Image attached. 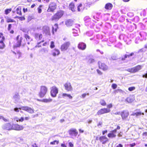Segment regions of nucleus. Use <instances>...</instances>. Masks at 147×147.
Instances as JSON below:
<instances>
[{"instance_id": "nucleus-1", "label": "nucleus", "mask_w": 147, "mask_h": 147, "mask_svg": "<svg viewBox=\"0 0 147 147\" xmlns=\"http://www.w3.org/2000/svg\"><path fill=\"white\" fill-rule=\"evenodd\" d=\"M64 14V11L63 10H58L52 16L51 20L53 22H57L63 17Z\"/></svg>"}, {"instance_id": "nucleus-2", "label": "nucleus", "mask_w": 147, "mask_h": 147, "mask_svg": "<svg viewBox=\"0 0 147 147\" xmlns=\"http://www.w3.org/2000/svg\"><path fill=\"white\" fill-rule=\"evenodd\" d=\"M142 66L141 65H138L134 67L129 68L126 70V71L128 72L131 73H135L138 72L142 68Z\"/></svg>"}, {"instance_id": "nucleus-3", "label": "nucleus", "mask_w": 147, "mask_h": 147, "mask_svg": "<svg viewBox=\"0 0 147 147\" xmlns=\"http://www.w3.org/2000/svg\"><path fill=\"white\" fill-rule=\"evenodd\" d=\"M57 8L56 3L53 2H51L49 4L48 8L47 10L48 12H53Z\"/></svg>"}, {"instance_id": "nucleus-4", "label": "nucleus", "mask_w": 147, "mask_h": 147, "mask_svg": "<svg viewBox=\"0 0 147 147\" xmlns=\"http://www.w3.org/2000/svg\"><path fill=\"white\" fill-rule=\"evenodd\" d=\"M71 43L70 42H67L62 44L61 46L60 49L62 51H66L70 46Z\"/></svg>"}, {"instance_id": "nucleus-5", "label": "nucleus", "mask_w": 147, "mask_h": 147, "mask_svg": "<svg viewBox=\"0 0 147 147\" xmlns=\"http://www.w3.org/2000/svg\"><path fill=\"white\" fill-rule=\"evenodd\" d=\"M23 39V38L20 36V35H18L16 37L17 41L15 47H20L21 45V42Z\"/></svg>"}, {"instance_id": "nucleus-6", "label": "nucleus", "mask_w": 147, "mask_h": 147, "mask_svg": "<svg viewBox=\"0 0 147 147\" xmlns=\"http://www.w3.org/2000/svg\"><path fill=\"white\" fill-rule=\"evenodd\" d=\"M98 64L99 69L102 70L104 71H106L108 70V67L105 63L99 62L98 63Z\"/></svg>"}, {"instance_id": "nucleus-7", "label": "nucleus", "mask_w": 147, "mask_h": 147, "mask_svg": "<svg viewBox=\"0 0 147 147\" xmlns=\"http://www.w3.org/2000/svg\"><path fill=\"white\" fill-rule=\"evenodd\" d=\"M20 109L30 113H32L34 112V110L33 109L27 106L21 107Z\"/></svg>"}, {"instance_id": "nucleus-8", "label": "nucleus", "mask_w": 147, "mask_h": 147, "mask_svg": "<svg viewBox=\"0 0 147 147\" xmlns=\"http://www.w3.org/2000/svg\"><path fill=\"white\" fill-rule=\"evenodd\" d=\"M110 111V110L109 109L106 108L102 109L98 111L97 113V114L99 115L105 113H109Z\"/></svg>"}, {"instance_id": "nucleus-9", "label": "nucleus", "mask_w": 147, "mask_h": 147, "mask_svg": "<svg viewBox=\"0 0 147 147\" xmlns=\"http://www.w3.org/2000/svg\"><path fill=\"white\" fill-rule=\"evenodd\" d=\"M129 113L127 110H124L122 111L121 116L122 119L123 120L125 119L128 116Z\"/></svg>"}, {"instance_id": "nucleus-10", "label": "nucleus", "mask_w": 147, "mask_h": 147, "mask_svg": "<svg viewBox=\"0 0 147 147\" xmlns=\"http://www.w3.org/2000/svg\"><path fill=\"white\" fill-rule=\"evenodd\" d=\"M86 44L82 42L79 43L78 45V49L81 50H84L86 49Z\"/></svg>"}, {"instance_id": "nucleus-11", "label": "nucleus", "mask_w": 147, "mask_h": 147, "mask_svg": "<svg viewBox=\"0 0 147 147\" xmlns=\"http://www.w3.org/2000/svg\"><path fill=\"white\" fill-rule=\"evenodd\" d=\"M64 86L66 90L67 91H71L72 90V87H71V84L70 82H67L64 84Z\"/></svg>"}, {"instance_id": "nucleus-12", "label": "nucleus", "mask_w": 147, "mask_h": 147, "mask_svg": "<svg viewBox=\"0 0 147 147\" xmlns=\"http://www.w3.org/2000/svg\"><path fill=\"white\" fill-rule=\"evenodd\" d=\"M43 30L44 32L46 34L48 35H51L50 28L47 26H44L43 28Z\"/></svg>"}, {"instance_id": "nucleus-13", "label": "nucleus", "mask_w": 147, "mask_h": 147, "mask_svg": "<svg viewBox=\"0 0 147 147\" xmlns=\"http://www.w3.org/2000/svg\"><path fill=\"white\" fill-rule=\"evenodd\" d=\"M69 134L70 135L74 136H77L78 132L75 129H71L69 131Z\"/></svg>"}, {"instance_id": "nucleus-14", "label": "nucleus", "mask_w": 147, "mask_h": 147, "mask_svg": "<svg viewBox=\"0 0 147 147\" xmlns=\"http://www.w3.org/2000/svg\"><path fill=\"white\" fill-rule=\"evenodd\" d=\"M60 54L59 50L55 48L52 51V54L53 56H56L59 55Z\"/></svg>"}, {"instance_id": "nucleus-15", "label": "nucleus", "mask_w": 147, "mask_h": 147, "mask_svg": "<svg viewBox=\"0 0 147 147\" xmlns=\"http://www.w3.org/2000/svg\"><path fill=\"white\" fill-rule=\"evenodd\" d=\"M34 37L36 40L39 41L42 39L43 36L42 34L36 33L34 34Z\"/></svg>"}, {"instance_id": "nucleus-16", "label": "nucleus", "mask_w": 147, "mask_h": 147, "mask_svg": "<svg viewBox=\"0 0 147 147\" xmlns=\"http://www.w3.org/2000/svg\"><path fill=\"white\" fill-rule=\"evenodd\" d=\"M13 128L14 129L16 130H22L24 127L18 124H15L13 125Z\"/></svg>"}, {"instance_id": "nucleus-17", "label": "nucleus", "mask_w": 147, "mask_h": 147, "mask_svg": "<svg viewBox=\"0 0 147 147\" xmlns=\"http://www.w3.org/2000/svg\"><path fill=\"white\" fill-rule=\"evenodd\" d=\"M13 52L14 54V56L16 58L19 59L20 57H21L22 54L20 51H13Z\"/></svg>"}, {"instance_id": "nucleus-18", "label": "nucleus", "mask_w": 147, "mask_h": 147, "mask_svg": "<svg viewBox=\"0 0 147 147\" xmlns=\"http://www.w3.org/2000/svg\"><path fill=\"white\" fill-rule=\"evenodd\" d=\"M99 140L102 144H105L108 141L107 138L105 136H102L100 137L99 138Z\"/></svg>"}, {"instance_id": "nucleus-19", "label": "nucleus", "mask_w": 147, "mask_h": 147, "mask_svg": "<svg viewBox=\"0 0 147 147\" xmlns=\"http://www.w3.org/2000/svg\"><path fill=\"white\" fill-rule=\"evenodd\" d=\"M117 131L116 129H114L111 131V133L108 135V136L109 138H113L115 137L116 136L115 134L116 133Z\"/></svg>"}, {"instance_id": "nucleus-20", "label": "nucleus", "mask_w": 147, "mask_h": 147, "mask_svg": "<svg viewBox=\"0 0 147 147\" xmlns=\"http://www.w3.org/2000/svg\"><path fill=\"white\" fill-rule=\"evenodd\" d=\"M113 7L112 4L111 3H108L105 4V8L107 10H110L112 9Z\"/></svg>"}, {"instance_id": "nucleus-21", "label": "nucleus", "mask_w": 147, "mask_h": 147, "mask_svg": "<svg viewBox=\"0 0 147 147\" xmlns=\"http://www.w3.org/2000/svg\"><path fill=\"white\" fill-rule=\"evenodd\" d=\"M5 18L7 23L16 22V21L12 19L11 18L8 16H5Z\"/></svg>"}, {"instance_id": "nucleus-22", "label": "nucleus", "mask_w": 147, "mask_h": 147, "mask_svg": "<svg viewBox=\"0 0 147 147\" xmlns=\"http://www.w3.org/2000/svg\"><path fill=\"white\" fill-rule=\"evenodd\" d=\"M13 126L10 123H7L5 125L3 128L4 129L7 130H10L12 129Z\"/></svg>"}, {"instance_id": "nucleus-23", "label": "nucleus", "mask_w": 147, "mask_h": 147, "mask_svg": "<svg viewBox=\"0 0 147 147\" xmlns=\"http://www.w3.org/2000/svg\"><path fill=\"white\" fill-rule=\"evenodd\" d=\"M74 21L70 19L67 20L65 22V24L67 26H71L74 24Z\"/></svg>"}, {"instance_id": "nucleus-24", "label": "nucleus", "mask_w": 147, "mask_h": 147, "mask_svg": "<svg viewBox=\"0 0 147 147\" xmlns=\"http://www.w3.org/2000/svg\"><path fill=\"white\" fill-rule=\"evenodd\" d=\"M69 7L72 11H75L76 8L75 6V4L73 2H71L69 4Z\"/></svg>"}, {"instance_id": "nucleus-25", "label": "nucleus", "mask_w": 147, "mask_h": 147, "mask_svg": "<svg viewBox=\"0 0 147 147\" xmlns=\"http://www.w3.org/2000/svg\"><path fill=\"white\" fill-rule=\"evenodd\" d=\"M134 100V96L132 95L127 97L126 99V101L128 102H131Z\"/></svg>"}, {"instance_id": "nucleus-26", "label": "nucleus", "mask_w": 147, "mask_h": 147, "mask_svg": "<svg viewBox=\"0 0 147 147\" xmlns=\"http://www.w3.org/2000/svg\"><path fill=\"white\" fill-rule=\"evenodd\" d=\"M55 28L53 27H52V33L53 34H54L55 32H56L57 29L58 28V24H55L54 25Z\"/></svg>"}, {"instance_id": "nucleus-27", "label": "nucleus", "mask_w": 147, "mask_h": 147, "mask_svg": "<svg viewBox=\"0 0 147 147\" xmlns=\"http://www.w3.org/2000/svg\"><path fill=\"white\" fill-rule=\"evenodd\" d=\"M16 13L19 16H22V13L21 11V8L20 7H19L16 9Z\"/></svg>"}, {"instance_id": "nucleus-28", "label": "nucleus", "mask_w": 147, "mask_h": 147, "mask_svg": "<svg viewBox=\"0 0 147 147\" xmlns=\"http://www.w3.org/2000/svg\"><path fill=\"white\" fill-rule=\"evenodd\" d=\"M5 40H0V49H2L5 48V45L4 42Z\"/></svg>"}, {"instance_id": "nucleus-29", "label": "nucleus", "mask_w": 147, "mask_h": 147, "mask_svg": "<svg viewBox=\"0 0 147 147\" xmlns=\"http://www.w3.org/2000/svg\"><path fill=\"white\" fill-rule=\"evenodd\" d=\"M19 96L18 93H17L13 96V99L15 101V102H18L19 100Z\"/></svg>"}, {"instance_id": "nucleus-30", "label": "nucleus", "mask_w": 147, "mask_h": 147, "mask_svg": "<svg viewBox=\"0 0 147 147\" xmlns=\"http://www.w3.org/2000/svg\"><path fill=\"white\" fill-rule=\"evenodd\" d=\"M47 89L45 86H41L40 88V92H47Z\"/></svg>"}, {"instance_id": "nucleus-31", "label": "nucleus", "mask_w": 147, "mask_h": 147, "mask_svg": "<svg viewBox=\"0 0 147 147\" xmlns=\"http://www.w3.org/2000/svg\"><path fill=\"white\" fill-rule=\"evenodd\" d=\"M24 37L28 41H30L32 40L31 37L27 34H25L24 35Z\"/></svg>"}, {"instance_id": "nucleus-32", "label": "nucleus", "mask_w": 147, "mask_h": 147, "mask_svg": "<svg viewBox=\"0 0 147 147\" xmlns=\"http://www.w3.org/2000/svg\"><path fill=\"white\" fill-rule=\"evenodd\" d=\"M83 9L82 5V3H80L77 7V10L78 11H80Z\"/></svg>"}, {"instance_id": "nucleus-33", "label": "nucleus", "mask_w": 147, "mask_h": 147, "mask_svg": "<svg viewBox=\"0 0 147 147\" xmlns=\"http://www.w3.org/2000/svg\"><path fill=\"white\" fill-rule=\"evenodd\" d=\"M15 18H17L18 19L20 20L23 21L24 20H25V18L24 16L20 17L18 16H16L14 17Z\"/></svg>"}, {"instance_id": "nucleus-34", "label": "nucleus", "mask_w": 147, "mask_h": 147, "mask_svg": "<svg viewBox=\"0 0 147 147\" xmlns=\"http://www.w3.org/2000/svg\"><path fill=\"white\" fill-rule=\"evenodd\" d=\"M58 88L55 86H53L51 88V92H58Z\"/></svg>"}, {"instance_id": "nucleus-35", "label": "nucleus", "mask_w": 147, "mask_h": 147, "mask_svg": "<svg viewBox=\"0 0 147 147\" xmlns=\"http://www.w3.org/2000/svg\"><path fill=\"white\" fill-rule=\"evenodd\" d=\"M52 99H43L42 101L45 102H49L52 101Z\"/></svg>"}, {"instance_id": "nucleus-36", "label": "nucleus", "mask_w": 147, "mask_h": 147, "mask_svg": "<svg viewBox=\"0 0 147 147\" xmlns=\"http://www.w3.org/2000/svg\"><path fill=\"white\" fill-rule=\"evenodd\" d=\"M11 8L6 9L5 10V13L6 15H7L11 11Z\"/></svg>"}, {"instance_id": "nucleus-37", "label": "nucleus", "mask_w": 147, "mask_h": 147, "mask_svg": "<svg viewBox=\"0 0 147 147\" xmlns=\"http://www.w3.org/2000/svg\"><path fill=\"white\" fill-rule=\"evenodd\" d=\"M0 39L1 40H5V38L2 32H0Z\"/></svg>"}, {"instance_id": "nucleus-38", "label": "nucleus", "mask_w": 147, "mask_h": 147, "mask_svg": "<svg viewBox=\"0 0 147 147\" xmlns=\"http://www.w3.org/2000/svg\"><path fill=\"white\" fill-rule=\"evenodd\" d=\"M100 102V104L102 106H105L107 105L105 101L103 99L101 100Z\"/></svg>"}, {"instance_id": "nucleus-39", "label": "nucleus", "mask_w": 147, "mask_h": 147, "mask_svg": "<svg viewBox=\"0 0 147 147\" xmlns=\"http://www.w3.org/2000/svg\"><path fill=\"white\" fill-rule=\"evenodd\" d=\"M44 42V40H41V41L38 42L37 43V45L35 46V48H40L41 47V45H40V44L41 42Z\"/></svg>"}, {"instance_id": "nucleus-40", "label": "nucleus", "mask_w": 147, "mask_h": 147, "mask_svg": "<svg viewBox=\"0 0 147 147\" xmlns=\"http://www.w3.org/2000/svg\"><path fill=\"white\" fill-rule=\"evenodd\" d=\"M50 47L51 49L54 48L55 47L54 42L53 41H52L51 42Z\"/></svg>"}, {"instance_id": "nucleus-41", "label": "nucleus", "mask_w": 147, "mask_h": 147, "mask_svg": "<svg viewBox=\"0 0 147 147\" xmlns=\"http://www.w3.org/2000/svg\"><path fill=\"white\" fill-rule=\"evenodd\" d=\"M23 139L21 138H19L17 139V141L19 142L22 143L23 142Z\"/></svg>"}, {"instance_id": "nucleus-42", "label": "nucleus", "mask_w": 147, "mask_h": 147, "mask_svg": "<svg viewBox=\"0 0 147 147\" xmlns=\"http://www.w3.org/2000/svg\"><path fill=\"white\" fill-rule=\"evenodd\" d=\"M94 60L92 58H90L88 59V62L90 63H92L94 62Z\"/></svg>"}, {"instance_id": "nucleus-43", "label": "nucleus", "mask_w": 147, "mask_h": 147, "mask_svg": "<svg viewBox=\"0 0 147 147\" xmlns=\"http://www.w3.org/2000/svg\"><path fill=\"white\" fill-rule=\"evenodd\" d=\"M42 7L41 5H40L39 6V7L38 8V13H40L42 12V9L41 8V7Z\"/></svg>"}, {"instance_id": "nucleus-44", "label": "nucleus", "mask_w": 147, "mask_h": 147, "mask_svg": "<svg viewBox=\"0 0 147 147\" xmlns=\"http://www.w3.org/2000/svg\"><path fill=\"white\" fill-rule=\"evenodd\" d=\"M63 96H67L69 98H72V97L69 94H63Z\"/></svg>"}, {"instance_id": "nucleus-45", "label": "nucleus", "mask_w": 147, "mask_h": 147, "mask_svg": "<svg viewBox=\"0 0 147 147\" xmlns=\"http://www.w3.org/2000/svg\"><path fill=\"white\" fill-rule=\"evenodd\" d=\"M45 92H40L39 94V96L41 97H43L45 96Z\"/></svg>"}, {"instance_id": "nucleus-46", "label": "nucleus", "mask_w": 147, "mask_h": 147, "mask_svg": "<svg viewBox=\"0 0 147 147\" xmlns=\"http://www.w3.org/2000/svg\"><path fill=\"white\" fill-rule=\"evenodd\" d=\"M135 89V87L133 86L129 88L128 89L129 91H131L134 90Z\"/></svg>"}, {"instance_id": "nucleus-47", "label": "nucleus", "mask_w": 147, "mask_h": 147, "mask_svg": "<svg viewBox=\"0 0 147 147\" xmlns=\"http://www.w3.org/2000/svg\"><path fill=\"white\" fill-rule=\"evenodd\" d=\"M117 87V85L115 84H113L111 85V87L113 89H115Z\"/></svg>"}, {"instance_id": "nucleus-48", "label": "nucleus", "mask_w": 147, "mask_h": 147, "mask_svg": "<svg viewBox=\"0 0 147 147\" xmlns=\"http://www.w3.org/2000/svg\"><path fill=\"white\" fill-rule=\"evenodd\" d=\"M58 92H51V94L53 97H55Z\"/></svg>"}, {"instance_id": "nucleus-49", "label": "nucleus", "mask_w": 147, "mask_h": 147, "mask_svg": "<svg viewBox=\"0 0 147 147\" xmlns=\"http://www.w3.org/2000/svg\"><path fill=\"white\" fill-rule=\"evenodd\" d=\"M56 143L57 144H58L59 142L57 140H55L53 142H51L50 143V144H55V143Z\"/></svg>"}, {"instance_id": "nucleus-50", "label": "nucleus", "mask_w": 147, "mask_h": 147, "mask_svg": "<svg viewBox=\"0 0 147 147\" xmlns=\"http://www.w3.org/2000/svg\"><path fill=\"white\" fill-rule=\"evenodd\" d=\"M142 114L143 115H144V113H142L141 112H137L134 114V115H136V116L141 115Z\"/></svg>"}, {"instance_id": "nucleus-51", "label": "nucleus", "mask_w": 147, "mask_h": 147, "mask_svg": "<svg viewBox=\"0 0 147 147\" xmlns=\"http://www.w3.org/2000/svg\"><path fill=\"white\" fill-rule=\"evenodd\" d=\"M96 71H97L98 74L99 75H101L102 74V72L101 71H100V70H99L98 69H97L96 70Z\"/></svg>"}, {"instance_id": "nucleus-52", "label": "nucleus", "mask_w": 147, "mask_h": 147, "mask_svg": "<svg viewBox=\"0 0 147 147\" xmlns=\"http://www.w3.org/2000/svg\"><path fill=\"white\" fill-rule=\"evenodd\" d=\"M11 27H12V24H9L8 25V28H7V30L8 31H10Z\"/></svg>"}, {"instance_id": "nucleus-53", "label": "nucleus", "mask_w": 147, "mask_h": 147, "mask_svg": "<svg viewBox=\"0 0 147 147\" xmlns=\"http://www.w3.org/2000/svg\"><path fill=\"white\" fill-rule=\"evenodd\" d=\"M128 57L127 55L126 54H125L124 55V57H122L121 58L122 60H124L126 58Z\"/></svg>"}, {"instance_id": "nucleus-54", "label": "nucleus", "mask_w": 147, "mask_h": 147, "mask_svg": "<svg viewBox=\"0 0 147 147\" xmlns=\"http://www.w3.org/2000/svg\"><path fill=\"white\" fill-rule=\"evenodd\" d=\"M20 108H15L14 109V111H16V112H18L19 111V109H20H20Z\"/></svg>"}, {"instance_id": "nucleus-55", "label": "nucleus", "mask_w": 147, "mask_h": 147, "mask_svg": "<svg viewBox=\"0 0 147 147\" xmlns=\"http://www.w3.org/2000/svg\"><path fill=\"white\" fill-rule=\"evenodd\" d=\"M134 55V53L133 52L131 53L129 55H127L128 57L129 58L130 57Z\"/></svg>"}, {"instance_id": "nucleus-56", "label": "nucleus", "mask_w": 147, "mask_h": 147, "mask_svg": "<svg viewBox=\"0 0 147 147\" xmlns=\"http://www.w3.org/2000/svg\"><path fill=\"white\" fill-rule=\"evenodd\" d=\"M23 12L24 13H25L26 12H27L28 11V9L27 8H24L23 9Z\"/></svg>"}, {"instance_id": "nucleus-57", "label": "nucleus", "mask_w": 147, "mask_h": 147, "mask_svg": "<svg viewBox=\"0 0 147 147\" xmlns=\"http://www.w3.org/2000/svg\"><path fill=\"white\" fill-rule=\"evenodd\" d=\"M86 95H88V93H87V94H86V93H84V94H83L82 95V97L83 98H84V97H85L86 96Z\"/></svg>"}, {"instance_id": "nucleus-58", "label": "nucleus", "mask_w": 147, "mask_h": 147, "mask_svg": "<svg viewBox=\"0 0 147 147\" xmlns=\"http://www.w3.org/2000/svg\"><path fill=\"white\" fill-rule=\"evenodd\" d=\"M136 143H133L131 144H130L129 146L131 147H133L136 145Z\"/></svg>"}, {"instance_id": "nucleus-59", "label": "nucleus", "mask_w": 147, "mask_h": 147, "mask_svg": "<svg viewBox=\"0 0 147 147\" xmlns=\"http://www.w3.org/2000/svg\"><path fill=\"white\" fill-rule=\"evenodd\" d=\"M24 118L23 117H21L20 119H19V121L22 122L24 121Z\"/></svg>"}, {"instance_id": "nucleus-60", "label": "nucleus", "mask_w": 147, "mask_h": 147, "mask_svg": "<svg viewBox=\"0 0 147 147\" xmlns=\"http://www.w3.org/2000/svg\"><path fill=\"white\" fill-rule=\"evenodd\" d=\"M41 51H43L45 53L46 52H47L48 51L45 48H43L41 50Z\"/></svg>"}, {"instance_id": "nucleus-61", "label": "nucleus", "mask_w": 147, "mask_h": 147, "mask_svg": "<svg viewBox=\"0 0 147 147\" xmlns=\"http://www.w3.org/2000/svg\"><path fill=\"white\" fill-rule=\"evenodd\" d=\"M142 77L143 78H147V73L143 74L142 75Z\"/></svg>"}, {"instance_id": "nucleus-62", "label": "nucleus", "mask_w": 147, "mask_h": 147, "mask_svg": "<svg viewBox=\"0 0 147 147\" xmlns=\"http://www.w3.org/2000/svg\"><path fill=\"white\" fill-rule=\"evenodd\" d=\"M107 107L109 108H111L112 107V105L111 104H110L107 105Z\"/></svg>"}, {"instance_id": "nucleus-63", "label": "nucleus", "mask_w": 147, "mask_h": 147, "mask_svg": "<svg viewBox=\"0 0 147 147\" xmlns=\"http://www.w3.org/2000/svg\"><path fill=\"white\" fill-rule=\"evenodd\" d=\"M1 119H3V120H4L5 121H7V120L5 119V118H4L3 116H2Z\"/></svg>"}, {"instance_id": "nucleus-64", "label": "nucleus", "mask_w": 147, "mask_h": 147, "mask_svg": "<svg viewBox=\"0 0 147 147\" xmlns=\"http://www.w3.org/2000/svg\"><path fill=\"white\" fill-rule=\"evenodd\" d=\"M48 42H45V43H44L43 45L42 46H45L46 45L48 44Z\"/></svg>"}]
</instances>
